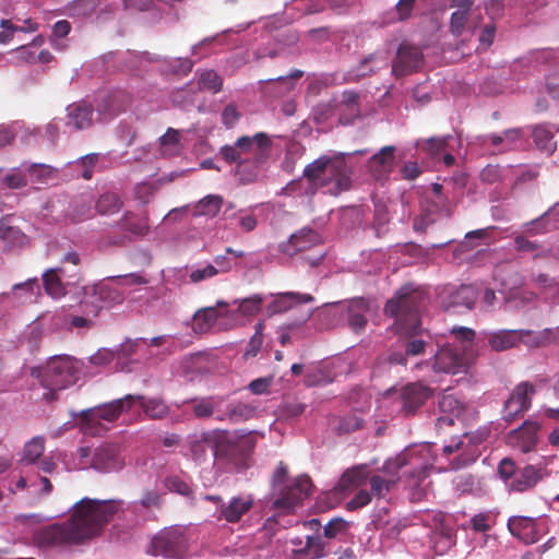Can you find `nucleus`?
<instances>
[{"label":"nucleus","mask_w":559,"mask_h":559,"mask_svg":"<svg viewBox=\"0 0 559 559\" xmlns=\"http://www.w3.org/2000/svg\"><path fill=\"white\" fill-rule=\"evenodd\" d=\"M120 500L83 498L73 507L70 519L38 530L34 540L39 547L81 544L97 536L105 525L122 510Z\"/></svg>","instance_id":"obj_1"},{"label":"nucleus","mask_w":559,"mask_h":559,"mask_svg":"<svg viewBox=\"0 0 559 559\" xmlns=\"http://www.w3.org/2000/svg\"><path fill=\"white\" fill-rule=\"evenodd\" d=\"M436 455L432 452V445L423 443L404 450L394 459L388 460L382 467V475L370 477L372 495L377 498H383L390 491L391 487L400 479L399 471L409 466L406 473L409 476V486L419 485L427 477L428 471L432 468Z\"/></svg>","instance_id":"obj_2"},{"label":"nucleus","mask_w":559,"mask_h":559,"mask_svg":"<svg viewBox=\"0 0 559 559\" xmlns=\"http://www.w3.org/2000/svg\"><path fill=\"white\" fill-rule=\"evenodd\" d=\"M364 151L354 153H331L318 157L304 169V177L308 180L312 190L323 189L325 193L338 195L350 188V169L346 164V155L362 154Z\"/></svg>","instance_id":"obj_3"},{"label":"nucleus","mask_w":559,"mask_h":559,"mask_svg":"<svg viewBox=\"0 0 559 559\" xmlns=\"http://www.w3.org/2000/svg\"><path fill=\"white\" fill-rule=\"evenodd\" d=\"M270 141L264 133L241 136L234 145L222 147L221 154L228 163H236V176L242 183H250L259 176V166L267 157Z\"/></svg>","instance_id":"obj_4"},{"label":"nucleus","mask_w":559,"mask_h":559,"mask_svg":"<svg viewBox=\"0 0 559 559\" xmlns=\"http://www.w3.org/2000/svg\"><path fill=\"white\" fill-rule=\"evenodd\" d=\"M452 343L442 346L435 355L432 369L436 373L465 372L473 359V341L475 332L472 329L459 326L451 330Z\"/></svg>","instance_id":"obj_5"},{"label":"nucleus","mask_w":559,"mask_h":559,"mask_svg":"<svg viewBox=\"0 0 559 559\" xmlns=\"http://www.w3.org/2000/svg\"><path fill=\"white\" fill-rule=\"evenodd\" d=\"M82 372V362L68 355H57L48 359L45 368H33L32 374L39 379L46 390L43 397L47 402L57 399L56 391L76 383Z\"/></svg>","instance_id":"obj_6"},{"label":"nucleus","mask_w":559,"mask_h":559,"mask_svg":"<svg viewBox=\"0 0 559 559\" xmlns=\"http://www.w3.org/2000/svg\"><path fill=\"white\" fill-rule=\"evenodd\" d=\"M177 349V342L171 335H159L152 338L138 337L127 340L118 349V359L132 365H147L163 360ZM130 370L133 367H129Z\"/></svg>","instance_id":"obj_7"},{"label":"nucleus","mask_w":559,"mask_h":559,"mask_svg":"<svg viewBox=\"0 0 559 559\" xmlns=\"http://www.w3.org/2000/svg\"><path fill=\"white\" fill-rule=\"evenodd\" d=\"M287 469L281 463L274 472L272 486L274 498V507L283 511H290L298 506L311 492V481L306 475L298 476L292 480H287Z\"/></svg>","instance_id":"obj_8"},{"label":"nucleus","mask_w":559,"mask_h":559,"mask_svg":"<svg viewBox=\"0 0 559 559\" xmlns=\"http://www.w3.org/2000/svg\"><path fill=\"white\" fill-rule=\"evenodd\" d=\"M105 287H91L85 294L82 301V307L87 317L70 316L63 310L56 312L52 316V325L56 329H72V328H90L93 323L92 318L97 317L98 312L104 307L103 298L107 295Z\"/></svg>","instance_id":"obj_9"},{"label":"nucleus","mask_w":559,"mask_h":559,"mask_svg":"<svg viewBox=\"0 0 559 559\" xmlns=\"http://www.w3.org/2000/svg\"><path fill=\"white\" fill-rule=\"evenodd\" d=\"M416 305V296L409 294L408 287L400 289L396 295L388 300L384 311L396 318V326L400 332L416 334L419 329V318Z\"/></svg>","instance_id":"obj_10"},{"label":"nucleus","mask_w":559,"mask_h":559,"mask_svg":"<svg viewBox=\"0 0 559 559\" xmlns=\"http://www.w3.org/2000/svg\"><path fill=\"white\" fill-rule=\"evenodd\" d=\"M489 436V427H480L475 431L464 433L460 438H453L449 444L443 447V453L459 452L452 467L455 469L464 467L477 460L480 455V445Z\"/></svg>","instance_id":"obj_11"},{"label":"nucleus","mask_w":559,"mask_h":559,"mask_svg":"<svg viewBox=\"0 0 559 559\" xmlns=\"http://www.w3.org/2000/svg\"><path fill=\"white\" fill-rule=\"evenodd\" d=\"M139 399L135 394H128L121 399L82 411L80 413L81 429L88 431L93 425L99 424L100 420L115 421L122 413L131 411Z\"/></svg>","instance_id":"obj_12"},{"label":"nucleus","mask_w":559,"mask_h":559,"mask_svg":"<svg viewBox=\"0 0 559 559\" xmlns=\"http://www.w3.org/2000/svg\"><path fill=\"white\" fill-rule=\"evenodd\" d=\"M549 524L550 520L545 515L538 518L513 515L508 520L510 533L527 545L535 544L549 533Z\"/></svg>","instance_id":"obj_13"},{"label":"nucleus","mask_w":559,"mask_h":559,"mask_svg":"<svg viewBox=\"0 0 559 559\" xmlns=\"http://www.w3.org/2000/svg\"><path fill=\"white\" fill-rule=\"evenodd\" d=\"M187 539L182 531L170 527L159 532L152 539V552L155 556L179 558L185 555Z\"/></svg>","instance_id":"obj_14"},{"label":"nucleus","mask_w":559,"mask_h":559,"mask_svg":"<svg viewBox=\"0 0 559 559\" xmlns=\"http://www.w3.org/2000/svg\"><path fill=\"white\" fill-rule=\"evenodd\" d=\"M263 297L259 294L252 295L241 300H235L236 309L226 310L228 313V322L222 324L223 329H233L238 325L246 324L251 318L257 316L261 310Z\"/></svg>","instance_id":"obj_15"},{"label":"nucleus","mask_w":559,"mask_h":559,"mask_svg":"<svg viewBox=\"0 0 559 559\" xmlns=\"http://www.w3.org/2000/svg\"><path fill=\"white\" fill-rule=\"evenodd\" d=\"M534 393L535 389L528 382H522L516 385L504 403L503 418L510 423L518 415L526 412L531 407Z\"/></svg>","instance_id":"obj_16"},{"label":"nucleus","mask_w":559,"mask_h":559,"mask_svg":"<svg viewBox=\"0 0 559 559\" xmlns=\"http://www.w3.org/2000/svg\"><path fill=\"white\" fill-rule=\"evenodd\" d=\"M346 319L349 328L356 333L361 332L367 324V314L370 312V302L365 298H354L345 305H334Z\"/></svg>","instance_id":"obj_17"},{"label":"nucleus","mask_w":559,"mask_h":559,"mask_svg":"<svg viewBox=\"0 0 559 559\" xmlns=\"http://www.w3.org/2000/svg\"><path fill=\"white\" fill-rule=\"evenodd\" d=\"M123 460L118 447L114 444H103L96 448L92 454L91 467L102 472L110 473L121 469Z\"/></svg>","instance_id":"obj_18"},{"label":"nucleus","mask_w":559,"mask_h":559,"mask_svg":"<svg viewBox=\"0 0 559 559\" xmlns=\"http://www.w3.org/2000/svg\"><path fill=\"white\" fill-rule=\"evenodd\" d=\"M390 61V53L386 50H378L373 53H370L360 62L349 70L344 80L346 82H354L364 76H367L371 73H374L378 70L385 69Z\"/></svg>","instance_id":"obj_19"},{"label":"nucleus","mask_w":559,"mask_h":559,"mask_svg":"<svg viewBox=\"0 0 559 559\" xmlns=\"http://www.w3.org/2000/svg\"><path fill=\"white\" fill-rule=\"evenodd\" d=\"M44 287L46 293L55 299L66 295V286L78 283L76 273L67 274L63 267H56L46 271L43 274Z\"/></svg>","instance_id":"obj_20"},{"label":"nucleus","mask_w":559,"mask_h":559,"mask_svg":"<svg viewBox=\"0 0 559 559\" xmlns=\"http://www.w3.org/2000/svg\"><path fill=\"white\" fill-rule=\"evenodd\" d=\"M465 413V404L454 394H443L439 400L437 426L443 428L444 426L453 425L455 420H464Z\"/></svg>","instance_id":"obj_21"},{"label":"nucleus","mask_w":559,"mask_h":559,"mask_svg":"<svg viewBox=\"0 0 559 559\" xmlns=\"http://www.w3.org/2000/svg\"><path fill=\"white\" fill-rule=\"evenodd\" d=\"M423 62L421 51L408 44H402L392 64V72L396 76L406 75L416 71Z\"/></svg>","instance_id":"obj_22"},{"label":"nucleus","mask_w":559,"mask_h":559,"mask_svg":"<svg viewBox=\"0 0 559 559\" xmlns=\"http://www.w3.org/2000/svg\"><path fill=\"white\" fill-rule=\"evenodd\" d=\"M134 58L139 59L141 66L146 63L155 62L157 64V69L162 72L173 73V74H188L192 68L193 62L188 58H167L159 56H151L148 52H143L140 55H134Z\"/></svg>","instance_id":"obj_23"},{"label":"nucleus","mask_w":559,"mask_h":559,"mask_svg":"<svg viewBox=\"0 0 559 559\" xmlns=\"http://www.w3.org/2000/svg\"><path fill=\"white\" fill-rule=\"evenodd\" d=\"M539 429L540 426L537 423L526 421L522 427L509 433L508 444L522 453L534 451Z\"/></svg>","instance_id":"obj_24"},{"label":"nucleus","mask_w":559,"mask_h":559,"mask_svg":"<svg viewBox=\"0 0 559 559\" xmlns=\"http://www.w3.org/2000/svg\"><path fill=\"white\" fill-rule=\"evenodd\" d=\"M227 322L228 313L226 310L218 311L216 307H206L194 313L192 329L195 333L202 334L214 328L224 330L221 325Z\"/></svg>","instance_id":"obj_25"},{"label":"nucleus","mask_w":559,"mask_h":559,"mask_svg":"<svg viewBox=\"0 0 559 559\" xmlns=\"http://www.w3.org/2000/svg\"><path fill=\"white\" fill-rule=\"evenodd\" d=\"M128 98L120 92L100 94L96 99V111L100 120H110L128 106Z\"/></svg>","instance_id":"obj_26"},{"label":"nucleus","mask_w":559,"mask_h":559,"mask_svg":"<svg viewBox=\"0 0 559 559\" xmlns=\"http://www.w3.org/2000/svg\"><path fill=\"white\" fill-rule=\"evenodd\" d=\"M495 227L475 229L465 234L464 239L456 246L453 251L454 258H459L462 253L489 247L492 242V233Z\"/></svg>","instance_id":"obj_27"},{"label":"nucleus","mask_w":559,"mask_h":559,"mask_svg":"<svg viewBox=\"0 0 559 559\" xmlns=\"http://www.w3.org/2000/svg\"><path fill=\"white\" fill-rule=\"evenodd\" d=\"M272 296L274 300L266 307L270 316L286 312L297 305L309 304L314 300L310 294L296 292L277 293Z\"/></svg>","instance_id":"obj_28"},{"label":"nucleus","mask_w":559,"mask_h":559,"mask_svg":"<svg viewBox=\"0 0 559 559\" xmlns=\"http://www.w3.org/2000/svg\"><path fill=\"white\" fill-rule=\"evenodd\" d=\"M394 146H384L369 159L368 167L378 180L385 179L395 164Z\"/></svg>","instance_id":"obj_29"},{"label":"nucleus","mask_w":559,"mask_h":559,"mask_svg":"<svg viewBox=\"0 0 559 559\" xmlns=\"http://www.w3.org/2000/svg\"><path fill=\"white\" fill-rule=\"evenodd\" d=\"M252 504L251 496L233 497L226 506L222 504L218 508L217 518L229 523H236L251 509Z\"/></svg>","instance_id":"obj_30"},{"label":"nucleus","mask_w":559,"mask_h":559,"mask_svg":"<svg viewBox=\"0 0 559 559\" xmlns=\"http://www.w3.org/2000/svg\"><path fill=\"white\" fill-rule=\"evenodd\" d=\"M547 475L545 468L534 465L525 466L507 484L510 490L522 492L534 487Z\"/></svg>","instance_id":"obj_31"},{"label":"nucleus","mask_w":559,"mask_h":559,"mask_svg":"<svg viewBox=\"0 0 559 559\" xmlns=\"http://www.w3.org/2000/svg\"><path fill=\"white\" fill-rule=\"evenodd\" d=\"M431 394V390L421 383H411L401 391L402 409L405 413H413L417 409Z\"/></svg>","instance_id":"obj_32"},{"label":"nucleus","mask_w":559,"mask_h":559,"mask_svg":"<svg viewBox=\"0 0 559 559\" xmlns=\"http://www.w3.org/2000/svg\"><path fill=\"white\" fill-rule=\"evenodd\" d=\"M369 475L370 471L367 465H357L348 468L341 476L335 486V490L341 495H346L365 484Z\"/></svg>","instance_id":"obj_33"},{"label":"nucleus","mask_w":559,"mask_h":559,"mask_svg":"<svg viewBox=\"0 0 559 559\" xmlns=\"http://www.w3.org/2000/svg\"><path fill=\"white\" fill-rule=\"evenodd\" d=\"M93 121V109L91 105L79 102L67 107V126L75 130L88 128Z\"/></svg>","instance_id":"obj_34"},{"label":"nucleus","mask_w":559,"mask_h":559,"mask_svg":"<svg viewBox=\"0 0 559 559\" xmlns=\"http://www.w3.org/2000/svg\"><path fill=\"white\" fill-rule=\"evenodd\" d=\"M321 242V236L312 229H301L297 234L290 236L288 242L283 245L282 251L293 255L298 251L309 249Z\"/></svg>","instance_id":"obj_35"},{"label":"nucleus","mask_w":559,"mask_h":559,"mask_svg":"<svg viewBox=\"0 0 559 559\" xmlns=\"http://www.w3.org/2000/svg\"><path fill=\"white\" fill-rule=\"evenodd\" d=\"M0 26L3 28L2 32H0V44L10 43L13 39L14 34L17 32L34 33L38 29L37 23L29 17H15V23L10 20L2 19L0 21Z\"/></svg>","instance_id":"obj_36"},{"label":"nucleus","mask_w":559,"mask_h":559,"mask_svg":"<svg viewBox=\"0 0 559 559\" xmlns=\"http://www.w3.org/2000/svg\"><path fill=\"white\" fill-rule=\"evenodd\" d=\"M290 543L294 546L292 551L304 559L319 558L323 554V544L319 535L307 536L306 542L300 537H296Z\"/></svg>","instance_id":"obj_37"},{"label":"nucleus","mask_w":559,"mask_h":559,"mask_svg":"<svg viewBox=\"0 0 559 559\" xmlns=\"http://www.w3.org/2000/svg\"><path fill=\"white\" fill-rule=\"evenodd\" d=\"M519 330H500L488 333L487 340L491 349L502 352L514 347L521 342Z\"/></svg>","instance_id":"obj_38"},{"label":"nucleus","mask_w":559,"mask_h":559,"mask_svg":"<svg viewBox=\"0 0 559 559\" xmlns=\"http://www.w3.org/2000/svg\"><path fill=\"white\" fill-rule=\"evenodd\" d=\"M120 228L136 237H143L148 233V217L145 212L140 215L133 212H126L120 219Z\"/></svg>","instance_id":"obj_39"},{"label":"nucleus","mask_w":559,"mask_h":559,"mask_svg":"<svg viewBox=\"0 0 559 559\" xmlns=\"http://www.w3.org/2000/svg\"><path fill=\"white\" fill-rule=\"evenodd\" d=\"M559 223V204H556L538 218L525 224V229L534 235L549 231L556 228Z\"/></svg>","instance_id":"obj_40"},{"label":"nucleus","mask_w":559,"mask_h":559,"mask_svg":"<svg viewBox=\"0 0 559 559\" xmlns=\"http://www.w3.org/2000/svg\"><path fill=\"white\" fill-rule=\"evenodd\" d=\"M359 94L354 91H345L342 94L341 100L336 105L340 120L344 123L350 122L354 118L359 116L358 105Z\"/></svg>","instance_id":"obj_41"},{"label":"nucleus","mask_w":559,"mask_h":559,"mask_svg":"<svg viewBox=\"0 0 559 559\" xmlns=\"http://www.w3.org/2000/svg\"><path fill=\"white\" fill-rule=\"evenodd\" d=\"M27 162L17 167L9 169L7 173L0 170V188L20 189L28 183Z\"/></svg>","instance_id":"obj_42"},{"label":"nucleus","mask_w":559,"mask_h":559,"mask_svg":"<svg viewBox=\"0 0 559 559\" xmlns=\"http://www.w3.org/2000/svg\"><path fill=\"white\" fill-rule=\"evenodd\" d=\"M183 150L181 142V132L169 128L164 135L159 138V152L164 157H173L179 155Z\"/></svg>","instance_id":"obj_43"},{"label":"nucleus","mask_w":559,"mask_h":559,"mask_svg":"<svg viewBox=\"0 0 559 559\" xmlns=\"http://www.w3.org/2000/svg\"><path fill=\"white\" fill-rule=\"evenodd\" d=\"M0 238L10 248L23 247L27 243V237L17 227L11 225L9 217L0 221Z\"/></svg>","instance_id":"obj_44"},{"label":"nucleus","mask_w":559,"mask_h":559,"mask_svg":"<svg viewBox=\"0 0 559 559\" xmlns=\"http://www.w3.org/2000/svg\"><path fill=\"white\" fill-rule=\"evenodd\" d=\"M521 333V342L528 347H540L552 343L556 340V331L552 329H544L542 331L519 330Z\"/></svg>","instance_id":"obj_45"},{"label":"nucleus","mask_w":559,"mask_h":559,"mask_svg":"<svg viewBox=\"0 0 559 559\" xmlns=\"http://www.w3.org/2000/svg\"><path fill=\"white\" fill-rule=\"evenodd\" d=\"M556 130L554 127L540 124L534 128L533 138L538 150L550 155L556 150V142L554 141V134Z\"/></svg>","instance_id":"obj_46"},{"label":"nucleus","mask_w":559,"mask_h":559,"mask_svg":"<svg viewBox=\"0 0 559 559\" xmlns=\"http://www.w3.org/2000/svg\"><path fill=\"white\" fill-rule=\"evenodd\" d=\"M478 297V289L474 285H462L450 294L449 306H464L472 309Z\"/></svg>","instance_id":"obj_47"},{"label":"nucleus","mask_w":559,"mask_h":559,"mask_svg":"<svg viewBox=\"0 0 559 559\" xmlns=\"http://www.w3.org/2000/svg\"><path fill=\"white\" fill-rule=\"evenodd\" d=\"M255 407L246 403H236L227 406V409L217 416L218 419H229L233 423H240L252 418Z\"/></svg>","instance_id":"obj_48"},{"label":"nucleus","mask_w":559,"mask_h":559,"mask_svg":"<svg viewBox=\"0 0 559 559\" xmlns=\"http://www.w3.org/2000/svg\"><path fill=\"white\" fill-rule=\"evenodd\" d=\"M186 403L192 404V411L198 418H207L219 409L222 400L219 397H197Z\"/></svg>","instance_id":"obj_49"},{"label":"nucleus","mask_w":559,"mask_h":559,"mask_svg":"<svg viewBox=\"0 0 559 559\" xmlns=\"http://www.w3.org/2000/svg\"><path fill=\"white\" fill-rule=\"evenodd\" d=\"M40 293L39 284L36 278L27 280L24 283L13 286V296L21 304L35 302Z\"/></svg>","instance_id":"obj_50"},{"label":"nucleus","mask_w":559,"mask_h":559,"mask_svg":"<svg viewBox=\"0 0 559 559\" xmlns=\"http://www.w3.org/2000/svg\"><path fill=\"white\" fill-rule=\"evenodd\" d=\"M135 401V404H140L145 415L152 419H159L168 414V406L160 399L152 397L145 399L142 395Z\"/></svg>","instance_id":"obj_51"},{"label":"nucleus","mask_w":559,"mask_h":559,"mask_svg":"<svg viewBox=\"0 0 559 559\" xmlns=\"http://www.w3.org/2000/svg\"><path fill=\"white\" fill-rule=\"evenodd\" d=\"M521 136L520 129H509L501 134H491L488 140L493 146L499 147V152H504L515 147Z\"/></svg>","instance_id":"obj_52"},{"label":"nucleus","mask_w":559,"mask_h":559,"mask_svg":"<svg viewBox=\"0 0 559 559\" xmlns=\"http://www.w3.org/2000/svg\"><path fill=\"white\" fill-rule=\"evenodd\" d=\"M98 7V0H73L66 7V14L70 17L85 19L91 16Z\"/></svg>","instance_id":"obj_53"},{"label":"nucleus","mask_w":559,"mask_h":559,"mask_svg":"<svg viewBox=\"0 0 559 559\" xmlns=\"http://www.w3.org/2000/svg\"><path fill=\"white\" fill-rule=\"evenodd\" d=\"M27 170L28 182L32 183H47L56 177V169L46 164L27 163Z\"/></svg>","instance_id":"obj_54"},{"label":"nucleus","mask_w":559,"mask_h":559,"mask_svg":"<svg viewBox=\"0 0 559 559\" xmlns=\"http://www.w3.org/2000/svg\"><path fill=\"white\" fill-rule=\"evenodd\" d=\"M121 206V199L114 192H106L102 194L96 202V210L100 215H112L118 213Z\"/></svg>","instance_id":"obj_55"},{"label":"nucleus","mask_w":559,"mask_h":559,"mask_svg":"<svg viewBox=\"0 0 559 559\" xmlns=\"http://www.w3.org/2000/svg\"><path fill=\"white\" fill-rule=\"evenodd\" d=\"M163 483L167 490L183 497H189L192 492L191 486L185 475H168L164 478Z\"/></svg>","instance_id":"obj_56"},{"label":"nucleus","mask_w":559,"mask_h":559,"mask_svg":"<svg viewBox=\"0 0 559 559\" xmlns=\"http://www.w3.org/2000/svg\"><path fill=\"white\" fill-rule=\"evenodd\" d=\"M223 199L218 195H207L194 205V214L199 216H215L222 206Z\"/></svg>","instance_id":"obj_57"},{"label":"nucleus","mask_w":559,"mask_h":559,"mask_svg":"<svg viewBox=\"0 0 559 559\" xmlns=\"http://www.w3.org/2000/svg\"><path fill=\"white\" fill-rule=\"evenodd\" d=\"M416 0H399L394 9L389 12L388 23L403 22L412 16Z\"/></svg>","instance_id":"obj_58"},{"label":"nucleus","mask_w":559,"mask_h":559,"mask_svg":"<svg viewBox=\"0 0 559 559\" xmlns=\"http://www.w3.org/2000/svg\"><path fill=\"white\" fill-rule=\"evenodd\" d=\"M44 451V439L41 437H35L25 444L22 462L26 464H33L43 455Z\"/></svg>","instance_id":"obj_59"},{"label":"nucleus","mask_w":559,"mask_h":559,"mask_svg":"<svg viewBox=\"0 0 559 559\" xmlns=\"http://www.w3.org/2000/svg\"><path fill=\"white\" fill-rule=\"evenodd\" d=\"M453 140L452 136L430 138L421 142L418 141L417 146H421L425 152L432 156H438L448 150L449 142Z\"/></svg>","instance_id":"obj_60"},{"label":"nucleus","mask_w":559,"mask_h":559,"mask_svg":"<svg viewBox=\"0 0 559 559\" xmlns=\"http://www.w3.org/2000/svg\"><path fill=\"white\" fill-rule=\"evenodd\" d=\"M100 158L102 155L97 153H91L85 156H82L75 160V169L80 173V176L82 178L88 180L92 178L93 169Z\"/></svg>","instance_id":"obj_61"},{"label":"nucleus","mask_w":559,"mask_h":559,"mask_svg":"<svg viewBox=\"0 0 559 559\" xmlns=\"http://www.w3.org/2000/svg\"><path fill=\"white\" fill-rule=\"evenodd\" d=\"M222 78L213 70H205L199 73L198 85L201 90L217 93L222 88Z\"/></svg>","instance_id":"obj_62"},{"label":"nucleus","mask_w":559,"mask_h":559,"mask_svg":"<svg viewBox=\"0 0 559 559\" xmlns=\"http://www.w3.org/2000/svg\"><path fill=\"white\" fill-rule=\"evenodd\" d=\"M217 275V270L215 265L212 263H199L194 265L190 273L189 280L191 283H200L206 280H210Z\"/></svg>","instance_id":"obj_63"},{"label":"nucleus","mask_w":559,"mask_h":559,"mask_svg":"<svg viewBox=\"0 0 559 559\" xmlns=\"http://www.w3.org/2000/svg\"><path fill=\"white\" fill-rule=\"evenodd\" d=\"M349 523L341 518H334L324 525V536L326 538H343L348 532Z\"/></svg>","instance_id":"obj_64"}]
</instances>
